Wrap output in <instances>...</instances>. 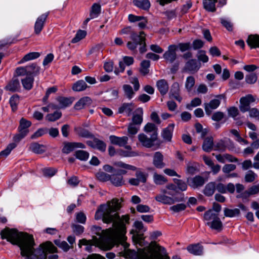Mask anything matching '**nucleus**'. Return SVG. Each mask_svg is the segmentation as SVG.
<instances>
[{
	"instance_id": "f257e3e1",
	"label": "nucleus",
	"mask_w": 259,
	"mask_h": 259,
	"mask_svg": "<svg viewBox=\"0 0 259 259\" xmlns=\"http://www.w3.org/2000/svg\"><path fill=\"white\" fill-rule=\"evenodd\" d=\"M121 207L119 199L113 198L99 206L95 213V219L96 220L102 219L104 223H112V227L108 230V237L101 241V247L105 250H109L114 246H121V251L119 253L127 254L130 249H128L130 244L126 242L125 223H128L130 217L127 214L120 217L118 211Z\"/></svg>"
},
{
	"instance_id": "f03ea898",
	"label": "nucleus",
	"mask_w": 259,
	"mask_h": 259,
	"mask_svg": "<svg viewBox=\"0 0 259 259\" xmlns=\"http://www.w3.org/2000/svg\"><path fill=\"white\" fill-rule=\"evenodd\" d=\"M2 239H6L12 244L18 245L21 250V254L25 259H33V255L37 258H45L47 253L57 252V248L51 242L41 244L34 249L35 243L33 236L26 233L19 232L15 229L6 228L0 233Z\"/></svg>"
},
{
	"instance_id": "7ed1b4c3",
	"label": "nucleus",
	"mask_w": 259,
	"mask_h": 259,
	"mask_svg": "<svg viewBox=\"0 0 259 259\" xmlns=\"http://www.w3.org/2000/svg\"><path fill=\"white\" fill-rule=\"evenodd\" d=\"M172 191L177 192L176 186L174 184H168L166 186L165 189L161 190V193L157 195L155 199L159 202L169 205L185 201L183 194L180 196H174Z\"/></svg>"
},
{
	"instance_id": "20e7f679",
	"label": "nucleus",
	"mask_w": 259,
	"mask_h": 259,
	"mask_svg": "<svg viewBox=\"0 0 259 259\" xmlns=\"http://www.w3.org/2000/svg\"><path fill=\"white\" fill-rule=\"evenodd\" d=\"M203 218L207 221L206 225L212 229L222 230L223 224L219 218L218 213L214 212L213 210L209 209L206 211L204 213Z\"/></svg>"
},
{
	"instance_id": "39448f33",
	"label": "nucleus",
	"mask_w": 259,
	"mask_h": 259,
	"mask_svg": "<svg viewBox=\"0 0 259 259\" xmlns=\"http://www.w3.org/2000/svg\"><path fill=\"white\" fill-rule=\"evenodd\" d=\"M75 131L79 136L86 138L90 137L91 138L92 141H89L87 143L89 146H93V145L96 146L106 145V144L103 141L95 137L94 135L87 130L81 127H77L75 128Z\"/></svg>"
},
{
	"instance_id": "423d86ee",
	"label": "nucleus",
	"mask_w": 259,
	"mask_h": 259,
	"mask_svg": "<svg viewBox=\"0 0 259 259\" xmlns=\"http://www.w3.org/2000/svg\"><path fill=\"white\" fill-rule=\"evenodd\" d=\"M131 41L127 43V47L131 51L135 50L138 45H142L143 42L145 40V34L143 31H141L139 34L136 32L132 33L130 36Z\"/></svg>"
},
{
	"instance_id": "0eeeda50",
	"label": "nucleus",
	"mask_w": 259,
	"mask_h": 259,
	"mask_svg": "<svg viewBox=\"0 0 259 259\" xmlns=\"http://www.w3.org/2000/svg\"><path fill=\"white\" fill-rule=\"evenodd\" d=\"M224 98L223 95H219L216 97L215 99L211 100L209 103L204 104V109L206 114L210 115L212 111L217 109L221 104V100Z\"/></svg>"
},
{
	"instance_id": "6e6552de",
	"label": "nucleus",
	"mask_w": 259,
	"mask_h": 259,
	"mask_svg": "<svg viewBox=\"0 0 259 259\" xmlns=\"http://www.w3.org/2000/svg\"><path fill=\"white\" fill-rule=\"evenodd\" d=\"M177 49L178 46L175 45H170L168 47L167 50L163 55V58L167 63H172L176 60Z\"/></svg>"
},
{
	"instance_id": "1a4fd4ad",
	"label": "nucleus",
	"mask_w": 259,
	"mask_h": 259,
	"mask_svg": "<svg viewBox=\"0 0 259 259\" xmlns=\"http://www.w3.org/2000/svg\"><path fill=\"white\" fill-rule=\"evenodd\" d=\"M49 12H47L39 16L36 20L34 26V33L38 35L42 30L47 19L49 16Z\"/></svg>"
},
{
	"instance_id": "9d476101",
	"label": "nucleus",
	"mask_w": 259,
	"mask_h": 259,
	"mask_svg": "<svg viewBox=\"0 0 259 259\" xmlns=\"http://www.w3.org/2000/svg\"><path fill=\"white\" fill-rule=\"evenodd\" d=\"M254 101L255 99L254 97L250 94H248L245 97L241 98L240 100V110L243 112L248 111L250 108V103Z\"/></svg>"
},
{
	"instance_id": "9b49d317",
	"label": "nucleus",
	"mask_w": 259,
	"mask_h": 259,
	"mask_svg": "<svg viewBox=\"0 0 259 259\" xmlns=\"http://www.w3.org/2000/svg\"><path fill=\"white\" fill-rule=\"evenodd\" d=\"M188 185L194 189L202 187L205 183L204 178L200 176H196L193 178L188 179Z\"/></svg>"
},
{
	"instance_id": "f8f14e48",
	"label": "nucleus",
	"mask_w": 259,
	"mask_h": 259,
	"mask_svg": "<svg viewBox=\"0 0 259 259\" xmlns=\"http://www.w3.org/2000/svg\"><path fill=\"white\" fill-rule=\"evenodd\" d=\"M180 89L179 83L175 82L171 86L169 93V96L170 98H174L179 102H181L182 98L180 95Z\"/></svg>"
},
{
	"instance_id": "ddd939ff",
	"label": "nucleus",
	"mask_w": 259,
	"mask_h": 259,
	"mask_svg": "<svg viewBox=\"0 0 259 259\" xmlns=\"http://www.w3.org/2000/svg\"><path fill=\"white\" fill-rule=\"evenodd\" d=\"M174 127L175 124L170 123L162 130L161 136L164 141L167 142L171 141Z\"/></svg>"
},
{
	"instance_id": "4468645a",
	"label": "nucleus",
	"mask_w": 259,
	"mask_h": 259,
	"mask_svg": "<svg viewBox=\"0 0 259 259\" xmlns=\"http://www.w3.org/2000/svg\"><path fill=\"white\" fill-rule=\"evenodd\" d=\"M134 63V59L132 57L124 56L123 58V61H119V68L115 70L114 72L118 75L120 72H122L125 69L124 64L127 66H130Z\"/></svg>"
},
{
	"instance_id": "2eb2a0df",
	"label": "nucleus",
	"mask_w": 259,
	"mask_h": 259,
	"mask_svg": "<svg viewBox=\"0 0 259 259\" xmlns=\"http://www.w3.org/2000/svg\"><path fill=\"white\" fill-rule=\"evenodd\" d=\"M118 155L123 157H133L140 155L138 152L133 151L131 147H122L117 150Z\"/></svg>"
},
{
	"instance_id": "dca6fc26",
	"label": "nucleus",
	"mask_w": 259,
	"mask_h": 259,
	"mask_svg": "<svg viewBox=\"0 0 259 259\" xmlns=\"http://www.w3.org/2000/svg\"><path fill=\"white\" fill-rule=\"evenodd\" d=\"M135 106L133 103H123L119 107L118 113L119 114L125 113L126 116L131 115Z\"/></svg>"
},
{
	"instance_id": "f3484780",
	"label": "nucleus",
	"mask_w": 259,
	"mask_h": 259,
	"mask_svg": "<svg viewBox=\"0 0 259 259\" xmlns=\"http://www.w3.org/2000/svg\"><path fill=\"white\" fill-rule=\"evenodd\" d=\"M92 103V100L89 97H84L80 99L75 104L74 108L75 110H79Z\"/></svg>"
},
{
	"instance_id": "a211bd4d",
	"label": "nucleus",
	"mask_w": 259,
	"mask_h": 259,
	"mask_svg": "<svg viewBox=\"0 0 259 259\" xmlns=\"http://www.w3.org/2000/svg\"><path fill=\"white\" fill-rule=\"evenodd\" d=\"M156 87L162 96L166 95L169 90L168 82L164 79L158 80L156 82Z\"/></svg>"
},
{
	"instance_id": "6ab92c4d",
	"label": "nucleus",
	"mask_w": 259,
	"mask_h": 259,
	"mask_svg": "<svg viewBox=\"0 0 259 259\" xmlns=\"http://www.w3.org/2000/svg\"><path fill=\"white\" fill-rule=\"evenodd\" d=\"M31 125V122L30 121L22 118L19 121V125L18 128V132L27 135L29 133L28 128Z\"/></svg>"
},
{
	"instance_id": "aec40b11",
	"label": "nucleus",
	"mask_w": 259,
	"mask_h": 259,
	"mask_svg": "<svg viewBox=\"0 0 259 259\" xmlns=\"http://www.w3.org/2000/svg\"><path fill=\"white\" fill-rule=\"evenodd\" d=\"M109 140L110 141L111 144L113 145L124 146L127 144L128 138L127 136L118 137L112 135L109 137Z\"/></svg>"
},
{
	"instance_id": "412c9836",
	"label": "nucleus",
	"mask_w": 259,
	"mask_h": 259,
	"mask_svg": "<svg viewBox=\"0 0 259 259\" xmlns=\"http://www.w3.org/2000/svg\"><path fill=\"white\" fill-rule=\"evenodd\" d=\"M187 250L191 253L195 255H200L202 254L203 247L199 243L190 244L187 247Z\"/></svg>"
},
{
	"instance_id": "4be33fe9",
	"label": "nucleus",
	"mask_w": 259,
	"mask_h": 259,
	"mask_svg": "<svg viewBox=\"0 0 259 259\" xmlns=\"http://www.w3.org/2000/svg\"><path fill=\"white\" fill-rule=\"evenodd\" d=\"M137 113L133 115L131 123L140 126L143 122V111L142 108H139L137 109Z\"/></svg>"
},
{
	"instance_id": "5701e85b",
	"label": "nucleus",
	"mask_w": 259,
	"mask_h": 259,
	"mask_svg": "<svg viewBox=\"0 0 259 259\" xmlns=\"http://www.w3.org/2000/svg\"><path fill=\"white\" fill-rule=\"evenodd\" d=\"M153 163L157 168H162L165 166V164L163 162V155L159 152L155 153Z\"/></svg>"
},
{
	"instance_id": "b1692460",
	"label": "nucleus",
	"mask_w": 259,
	"mask_h": 259,
	"mask_svg": "<svg viewBox=\"0 0 259 259\" xmlns=\"http://www.w3.org/2000/svg\"><path fill=\"white\" fill-rule=\"evenodd\" d=\"M200 66L198 65L196 61L194 59H192L188 61L185 66V70L191 73L197 72Z\"/></svg>"
},
{
	"instance_id": "393cba45",
	"label": "nucleus",
	"mask_w": 259,
	"mask_h": 259,
	"mask_svg": "<svg viewBox=\"0 0 259 259\" xmlns=\"http://www.w3.org/2000/svg\"><path fill=\"white\" fill-rule=\"evenodd\" d=\"M57 101L59 103V108H64L71 105L73 102L72 98H67L64 97H59L57 98Z\"/></svg>"
},
{
	"instance_id": "a878e982",
	"label": "nucleus",
	"mask_w": 259,
	"mask_h": 259,
	"mask_svg": "<svg viewBox=\"0 0 259 259\" xmlns=\"http://www.w3.org/2000/svg\"><path fill=\"white\" fill-rule=\"evenodd\" d=\"M247 45L251 48H256L259 47V35L257 34L250 35L247 39Z\"/></svg>"
},
{
	"instance_id": "bb28decb",
	"label": "nucleus",
	"mask_w": 259,
	"mask_h": 259,
	"mask_svg": "<svg viewBox=\"0 0 259 259\" xmlns=\"http://www.w3.org/2000/svg\"><path fill=\"white\" fill-rule=\"evenodd\" d=\"M34 80L33 76H26L22 78L21 82L24 89L28 91L30 90L33 87Z\"/></svg>"
},
{
	"instance_id": "cd10ccee",
	"label": "nucleus",
	"mask_w": 259,
	"mask_h": 259,
	"mask_svg": "<svg viewBox=\"0 0 259 259\" xmlns=\"http://www.w3.org/2000/svg\"><path fill=\"white\" fill-rule=\"evenodd\" d=\"M109 180H110L111 183L116 187L121 186L124 183L123 177L120 175L114 174L110 176Z\"/></svg>"
},
{
	"instance_id": "c85d7f7f",
	"label": "nucleus",
	"mask_w": 259,
	"mask_h": 259,
	"mask_svg": "<svg viewBox=\"0 0 259 259\" xmlns=\"http://www.w3.org/2000/svg\"><path fill=\"white\" fill-rule=\"evenodd\" d=\"M6 89L11 92H16L20 90V85L18 79H13L6 87Z\"/></svg>"
},
{
	"instance_id": "c756f323",
	"label": "nucleus",
	"mask_w": 259,
	"mask_h": 259,
	"mask_svg": "<svg viewBox=\"0 0 259 259\" xmlns=\"http://www.w3.org/2000/svg\"><path fill=\"white\" fill-rule=\"evenodd\" d=\"M27 76H33L37 75L39 73V67L35 64H32L26 66Z\"/></svg>"
},
{
	"instance_id": "7c9ffc66",
	"label": "nucleus",
	"mask_w": 259,
	"mask_h": 259,
	"mask_svg": "<svg viewBox=\"0 0 259 259\" xmlns=\"http://www.w3.org/2000/svg\"><path fill=\"white\" fill-rule=\"evenodd\" d=\"M217 2V0H203V7L207 11L213 12L216 10L215 4Z\"/></svg>"
},
{
	"instance_id": "2f4dec72",
	"label": "nucleus",
	"mask_w": 259,
	"mask_h": 259,
	"mask_svg": "<svg viewBox=\"0 0 259 259\" xmlns=\"http://www.w3.org/2000/svg\"><path fill=\"white\" fill-rule=\"evenodd\" d=\"M198 164L194 161H188L186 164L187 172L190 175H193L198 171Z\"/></svg>"
},
{
	"instance_id": "473e14b6",
	"label": "nucleus",
	"mask_w": 259,
	"mask_h": 259,
	"mask_svg": "<svg viewBox=\"0 0 259 259\" xmlns=\"http://www.w3.org/2000/svg\"><path fill=\"white\" fill-rule=\"evenodd\" d=\"M215 190V184L214 182H210L205 187L203 190L204 194L207 196H212Z\"/></svg>"
},
{
	"instance_id": "72a5a7b5",
	"label": "nucleus",
	"mask_w": 259,
	"mask_h": 259,
	"mask_svg": "<svg viewBox=\"0 0 259 259\" xmlns=\"http://www.w3.org/2000/svg\"><path fill=\"white\" fill-rule=\"evenodd\" d=\"M88 88L85 82L82 80H80L73 84L72 90L76 92H81L85 90Z\"/></svg>"
},
{
	"instance_id": "f704fd0d",
	"label": "nucleus",
	"mask_w": 259,
	"mask_h": 259,
	"mask_svg": "<svg viewBox=\"0 0 259 259\" xmlns=\"http://www.w3.org/2000/svg\"><path fill=\"white\" fill-rule=\"evenodd\" d=\"M40 54L38 52H31L28 53L23 57L18 63L22 64L25 62L36 59L38 58Z\"/></svg>"
},
{
	"instance_id": "c9c22d12",
	"label": "nucleus",
	"mask_w": 259,
	"mask_h": 259,
	"mask_svg": "<svg viewBox=\"0 0 259 259\" xmlns=\"http://www.w3.org/2000/svg\"><path fill=\"white\" fill-rule=\"evenodd\" d=\"M101 6L97 3L93 5L91 8V10L90 14V16L91 18H97L101 12Z\"/></svg>"
},
{
	"instance_id": "e433bc0d",
	"label": "nucleus",
	"mask_w": 259,
	"mask_h": 259,
	"mask_svg": "<svg viewBox=\"0 0 259 259\" xmlns=\"http://www.w3.org/2000/svg\"><path fill=\"white\" fill-rule=\"evenodd\" d=\"M224 215L226 217L232 218L239 215L240 211L238 208L229 209L225 208L224 209Z\"/></svg>"
},
{
	"instance_id": "4c0bfd02",
	"label": "nucleus",
	"mask_w": 259,
	"mask_h": 259,
	"mask_svg": "<svg viewBox=\"0 0 259 259\" xmlns=\"http://www.w3.org/2000/svg\"><path fill=\"white\" fill-rule=\"evenodd\" d=\"M133 2L135 6L143 10H148L150 7L148 0H134Z\"/></svg>"
},
{
	"instance_id": "58836bf2",
	"label": "nucleus",
	"mask_w": 259,
	"mask_h": 259,
	"mask_svg": "<svg viewBox=\"0 0 259 259\" xmlns=\"http://www.w3.org/2000/svg\"><path fill=\"white\" fill-rule=\"evenodd\" d=\"M93 245L94 241H93L92 240H88L85 239H82L80 240L78 243V246L79 248H81L82 245H85V250L89 252L91 251L92 246Z\"/></svg>"
},
{
	"instance_id": "ea45409f",
	"label": "nucleus",
	"mask_w": 259,
	"mask_h": 259,
	"mask_svg": "<svg viewBox=\"0 0 259 259\" xmlns=\"http://www.w3.org/2000/svg\"><path fill=\"white\" fill-rule=\"evenodd\" d=\"M140 130V126L130 123L127 126V134L130 137H133L136 135Z\"/></svg>"
},
{
	"instance_id": "a19ab883",
	"label": "nucleus",
	"mask_w": 259,
	"mask_h": 259,
	"mask_svg": "<svg viewBox=\"0 0 259 259\" xmlns=\"http://www.w3.org/2000/svg\"><path fill=\"white\" fill-rule=\"evenodd\" d=\"M123 90L125 96L128 99H131L135 95L132 87L129 84L123 85Z\"/></svg>"
},
{
	"instance_id": "79ce46f5",
	"label": "nucleus",
	"mask_w": 259,
	"mask_h": 259,
	"mask_svg": "<svg viewBox=\"0 0 259 259\" xmlns=\"http://www.w3.org/2000/svg\"><path fill=\"white\" fill-rule=\"evenodd\" d=\"M195 83V80L193 76H190L186 78V80L185 84L186 89L188 92L192 91L193 87Z\"/></svg>"
},
{
	"instance_id": "37998d69",
	"label": "nucleus",
	"mask_w": 259,
	"mask_h": 259,
	"mask_svg": "<svg viewBox=\"0 0 259 259\" xmlns=\"http://www.w3.org/2000/svg\"><path fill=\"white\" fill-rule=\"evenodd\" d=\"M74 155L76 158L82 160H87L89 157V153L83 150H77L75 152Z\"/></svg>"
},
{
	"instance_id": "c03bdc74",
	"label": "nucleus",
	"mask_w": 259,
	"mask_h": 259,
	"mask_svg": "<svg viewBox=\"0 0 259 259\" xmlns=\"http://www.w3.org/2000/svg\"><path fill=\"white\" fill-rule=\"evenodd\" d=\"M153 180L154 183L157 185H163L166 183L167 181L166 178L164 176L154 173L153 176Z\"/></svg>"
},
{
	"instance_id": "a18cd8bd",
	"label": "nucleus",
	"mask_w": 259,
	"mask_h": 259,
	"mask_svg": "<svg viewBox=\"0 0 259 259\" xmlns=\"http://www.w3.org/2000/svg\"><path fill=\"white\" fill-rule=\"evenodd\" d=\"M10 104L12 109L13 111H15L17 109V105L19 102V97L17 95H14L12 96L10 99Z\"/></svg>"
},
{
	"instance_id": "49530a36",
	"label": "nucleus",
	"mask_w": 259,
	"mask_h": 259,
	"mask_svg": "<svg viewBox=\"0 0 259 259\" xmlns=\"http://www.w3.org/2000/svg\"><path fill=\"white\" fill-rule=\"evenodd\" d=\"M113 165L116 167H121L125 169H129L133 171H135L137 169L136 167L132 165L126 164L121 161L115 162L113 163Z\"/></svg>"
},
{
	"instance_id": "de8ad7c7",
	"label": "nucleus",
	"mask_w": 259,
	"mask_h": 259,
	"mask_svg": "<svg viewBox=\"0 0 259 259\" xmlns=\"http://www.w3.org/2000/svg\"><path fill=\"white\" fill-rule=\"evenodd\" d=\"M87 35V32L84 30H78L75 37L72 39V43H76L80 41L81 39H83Z\"/></svg>"
},
{
	"instance_id": "09e8293b",
	"label": "nucleus",
	"mask_w": 259,
	"mask_h": 259,
	"mask_svg": "<svg viewBox=\"0 0 259 259\" xmlns=\"http://www.w3.org/2000/svg\"><path fill=\"white\" fill-rule=\"evenodd\" d=\"M150 67V61L144 60L141 63L140 72L143 75H146L149 72V68Z\"/></svg>"
},
{
	"instance_id": "8fccbe9b",
	"label": "nucleus",
	"mask_w": 259,
	"mask_h": 259,
	"mask_svg": "<svg viewBox=\"0 0 259 259\" xmlns=\"http://www.w3.org/2000/svg\"><path fill=\"white\" fill-rule=\"evenodd\" d=\"M62 115V113L59 111H55L53 113L48 114L46 118L49 121H55L59 119Z\"/></svg>"
},
{
	"instance_id": "3c124183",
	"label": "nucleus",
	"mask_w": 259,
	"mask_h": 259,
	"mask_svg": "<svg viewBox=\"0 0 259 259\" xmlns=\"http://www.w3.org/2000/svg\"><path fill=\"white\" fill-rule=\"evenodd\" d=\"M138 140L143 145L151 144V140L145 134L141 133L138 135Z\"/></svg>"
},
{
	"instance_id": "603ef678",
	"label": "nucleus",
	"mask_w": 259,
	"mask_h": 259,
	"mask_svg": "<svg viewBox=\"0 0 259 259\" xmlns=\"http://www.w3.org/2000/svg\"><path fill=\"white\" fill-rule=\"evenodd\" d=\"M174 181L175 184L177 185V189L178 188L179 190L182 191L186 190L187 188V185L184 181L180 179H175Z\"/></svg>"
},
{
	"instance_id": "864d4df0",
	"label": "nucleus",
	"mask_w": 259,
	"mask_h": 259,
	"mask_svg": "<svg viewBox=\"0 0 259 259\" xmlns=\"http://www.w3.org/2000/svg\"><path fill=\"white\" fill-rule=\"evenodd\" d=\"M96 177L100 181L106 182L110 179V175L103 172L99 171L96 174Z\"/></svg>"
},
{
	"instance_id": "5fc2aeb1",
	"label": "nucleus",
	"mask_w": 259,
	"mask_h": 259,
	"mask_svg": "<svg viewBox=\"0 0 259 259\" xmlns=\"http://www.w3.org/2000/svg\"><path fill=\"white\" fill-rule=\"evenodd\" d=\"M257 175L252 171L249 170L248 171L245 176V181L247 183H251L253 182Z\"/></svg>"
},
{
	"instance_id": "6e6d98bb",
	"label": "nucleus",
	"mask_w": 259,
	"mask_h": 259,
	"mask_svg": "<svg viewBox=\"0 0 259 259\" xmlns=\"http://www.w3.org/2000/svg\"><path fill=\"white\" fill-rule=\"evenodd\" d=\"M257 79V76L255 73H250L247 74L245 76V80L247 83L253 84L254 83Z\"/></svg>"
},
{
	"instance_id": "4d7b16f0",
	"label": "nucleus",
	"mask_w": 259,
	"mask_h": 259,
	"mask_svg": "<svg viewBox=\"0 0 259 259\" xmlns=\"http://www.w3.org/2000/svg\"><path fill=\"white\" fill-rule=\"evenodd\" d=\"M201 104V100L199 98H195L193 99L191 103L187 104L186 107L189 110H191L193 107L198 106Z\"/></svg>"
},
{
	"instance_id": "13d9d810",
	"label": "nucleus",
	"mask_w": 259,
	"mask_h": 259,
	"mask_svg": "<svg viewBox=\"0 0 259 259\" xmlns=\"http://www.w3.org/2000/svg\"><path fill=\"white\" fill-rule=\"evenodd\" d=\"M221 24L228 30H233V24L231 22L227 19L222 18L220 19Z\"/></svg>"
},
{
	"instance_id": "bf43d9fd",
	"label": "nucleus",
	"mask_w": 259,
	"mask_h": 259,
	"mask_svg": "<svg viewBox=\"0 0 259 259\" xmlns=\"http://www.w3.org/2000/svg\"><path fill=\"white\" fill-rule=\"evenodd\" d=\"M54 242L57 246L62 248L64 251H67L70 248V246L66 241L61 242L59 240H55Z\"/></svg>"
},
{
	"instance_id": "052dcab7",
	"label": "nucleus",
	"mask_w": 259,
	"mask_h": 259,
	"mask_svg": "<svg viewBox=\"0 0 259 259\" xmlns=\"http://www.w3.org/2000/svg\"><path fill=\"white\" fill-rule=\"evenodd\" d=\"M48 132L47 128H39L31 136V139H35L46 134Z\"/></svg>"
},
{
	"instance_id": "680f3d73",
	"label": "nucleus",
	"mask_w": 259,
	"mask_h": 259,
	"mask_svg": "<svg viewBox=\"0 0 259 259\" xmlns=\"http://www.w3.org/2000/svg\"><path fill=\"white\" fill-rule=\"evenodd\" d=\"M71 227L73 230V232L76 235H79L82 234L84 230V228L83 226L80 225H77L73 224L71 225Z\"/></svg>"
},
{
	"instance_id": "e2e57ef3",
	"label": "nucleus",
	"mask_w": 259,
	"mask_h": 259,
	"mask_svg": "<svg viewBox=\"0 0 259 259\" xmlns=\"http://www.w3.org/2000/svg\"><path fill=\"white\" fill-rule=\"evenodd\" d=\"M197 58L199 61L204 63L207 62L208 61V57L206 55L205 51L203 50L199 51L197 54Z\"/></svg>"
},
{
	"instance_id": "0e129e2a",
	"label": "nucleus",
	"mask_w": 259,
	"mask_h": 259,
	"mask_svg": "<svg viewBox=\"0 0 259 259\" xmlns=\"http://www.w3.org/2000/svg\"><path fill=\"white\" fill-rule=\"evenodd\" d=\"M186 205L183 203L177 204L175 205L171 206L170 210L173 211L175 212H178L184 210L186 209Z\"/></svg>"
},
{
	"instance_id": "69168bd1",
	"label": "nucleus",
	"mask_w": 259,
	"mask_h": 259,
	"mask_svg": "<svg viewBox=\"0 0 259 259\" xmlns=\"http://www.w3.org/2000/svg\"><path fill=\"white\" fill-rule=\"evenodd\" d=\"M157 130V127L152 123H147L144 127V131L147 133Z\"/></svg>"
},
{
	"instance_id": "338daca9",
	"label": "nucleus",
	"mask_w": 259,
	"mask_h": 259,
	"mask_svg": "<svg viewBox=\"0 0 259 259\" xmlns=\"http://www.w3.org/2000/svg\"><path fill=\"white\" fill-rule=\"evenodd\" d=\"M44 176L46 177H51L55 175L57 169L53 168H45L42 170Z\"/></svg>"
},
{
	"instance_id": "774afa93",
	"label": "nucleus",
	"mask_w": 259,
	"mask_h": 259,
	"mask_svg": "<svg viewBox=\"0 0 259 259\" xmlns=\"http://www.w3.org/2000/svg\"><path fill=\"white\" fill-rule=\"evenodd\" d=\"M224 117V114L221 111H218L213 114L211 119L215 121H219L223 119Z\"/></svg>"
}]
</instances>
